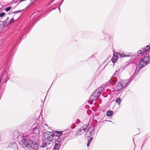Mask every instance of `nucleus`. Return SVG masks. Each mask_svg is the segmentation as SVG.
I'll list each match as a JSON object with an SVG mask.
<instances>
[{"mask_svg": "<svg viewBox=\"0 0 150 150\" xmlns=\"http://www.w3.org/2000/svg\"><path fill=\"white\" fill-rule=\"evenodd\" d=\"M32 127V130L33 133L35 134H37L39 133V130L38 128L37 127L35 128L34 125Z\"/></svg>", "mask_w": 150, "mask_h": 150, "instance_id": "obj_13", "label": "nucleus"}, {"mask_svg": "<svg viewBox=\"0 0 150 150\" xmlns=\"http://www.w3.org/2000/svg\"><path fill=\"white\" fill-rule=\"evenodd\" d=\"M14 21V20L13 18L11 19L8 23V25H10L11 23L13 22Z\"/></svg>", "mask_w": 150, "mask_h": 150, "instance_id": "obj_21", "label": "nucleus"}, {"mask_svg": "<svg viewBox=\"0 0 150 150\" xmlns=\"http://www.w3.org/2000/svg\"><path fill=\"white\" fill-rule=\"evenodd\" d=\"M55 146L53 148V150H59V148L60 146V144H56L55 143Z\"/></svg>", "mask_w": 150, "mask_h": 150, "instance_id": "obj_16", "label": "nucleus"}, {"mask_svg": "<svg viewBox=\"0 0 150 150\" xmlns=\"http://www.w3.org/2000/svg\"><path fill=\"white\" fill-rule=\"evenodd\" d=\"M90 144V143L89 142H88V143L87 144V146L88 147L89 146Z\"/></svg>", "mask_w": 150, "mask_h": 150, "instance_id": "obj_37", "label": "nucleus"}, {"mask_svg": "<svg viewBox=\"0 0 150 150\" xmlns=\"http://www.w3.org/2000/svg\"><path fill=\"white\" fill-rule=\"evenodd\" d=\"M12 145L16 147H18L16 143H13V144L12 143L10 144V146H11Z\"/></svg>", "mask_w": 150, "mask_h": 150, "instance_id": "obj_29", "label": "nucleus"}, {"mask_svg": "<svg viewBox=\"0 0 150 150\" xmlns=\"http://www.w3.org/2000/svg\"><path fill=\"white\" fill-rule=\"evenodd\" d=\"M5 13L4 12H2L0 13V17H2L5 15Z\"/></svg>", "mask_w": 150, "mask_h": 150, "instance_id": "obj_28", "label": "nucleus"}, {"mask_svg": "<svg viewBox=\"0 0 150 150\" xmlns=\"http://www.w3.org/2000/svg\"><path fill=\"white\" fill-rule=\"evenodd\" d=\"M93 137H92L91 138L88 140V142H90L91 143V142L92 141V140H93Z\"/></svg>", "mask_w": 150, "mask_h": 150, "instance_id": "obj_36", "label": "nucleus"}, {"mask_svg": "<svg viewBox=\"0 0 150 150\" xmlns=\"http://www.w3.org/2000/svg\"><path fill=\"white\" fill-rule=\"evenodd\" d=\"M113 114V112L111 110L108 111L106 113V115L108 117H110Z\"/></svg>", "mask_w": 150, "mask_h": 150, "instance_id": "obj_19", "label": "nucleus"}, {"mask_svg": "<svg viewBox=\"0 0 150 150\" xmlns=\"http://www.w3.org/2000/svg\"><path fill=\"white\" fill-rule=\"evenodd\" d=\"M75 122L78 125L81 122V121L79 119H76V121H75Z\"/></svg>", "mask_w": 150, "mask_h": 150, "instance_id": "obj_31", "label": "nucleus"}, {"mask_svg": "<svg viewBox=\"0 0 150 150\" xmlns=\"http://www.w3.org/2000/svg\"><path fill=\"white\" fill-rule=\"evenodd\" d=\"M2 23L1 24L2 27V29H3L5 26L8 25V23L6 21H3L2 22Z\"/></svg>", "mask_w": 150, "mask_h": 150, "instance_id": "obj_17", "label": "nucleus"}, {"mask_svg": "<svg viewBox=\"0 0 150 150\" xmlns=\"http://www.w3.org/2000/svg\"><path fill=\"white\" fill-rule=\"evenodd\" d=\"M14 134H17V136L16 137V138L17 139H18L19 138H20V136H18V134H19L17 132H14Z\"/></svg>", "mask_w": 150, "mask_h": 150, "instance_id": "obj_33", "label": "nucleus"}, {"mask_svg": "<svg viewBox=\"0 0 150 150\" xmlns=\"http://www.w3.org/2000/svg\"><path fill=\"white\" fill-rule=\"evenodd\" d=\"M23 10H19V11H14V12H13L12 13H11V14H13V13H15V14H16V13H19V12H20L21 11H23Z\"/></svg>", "mask_w": 150, "mask_h": 150, "instance_id": "obj_27", "label": "nucleus"}, {"mask_svg": "<svg viewBox=\"0 0 150 150\" xmlns=\"http://www.w3.org/2000/svg\"><path fill=\"white\" fill-rule=\"evenodd\" d=\"M139 69H136L135 70V72L134 73V75L132 76V77L130 78V80H132L135 77L136 75L139 72Z\"/></svg>", "mask_w": 150, "mask_h": 150, "instance_id": "obj_15", "label": "nucleus"}, {"mask_svg": "<svg viewBox=\"0 0 150 150\" xmlns=\"http://www.w3.org/2000/svg\"><path fill=\"white\" fill-rule=\"evenodd\" d=\"M129 66V64H127L123 66H121L120 67V69H122V70L125 69H126V68L127 67H128Z\"/></svg>", "mask_w": 150, "mask_h": 150, "instance_id": "obj_20", "label": "nucleus"}, {"mask_svg": "<svg viewBox=\"0 0 150 150\" xmlns=\"http://www.w3.org/2000/svg\"><path fill=\"white\" fill-rule=\"evenodd\" d=\"M95 132V129L94 128L90 127L87 129L86 132V137H91L93 134Z\"/></svg>", "mask_w": 150, "mask_h": 150, "instance_id": "obj_6", "label": "nucleus"}, {"mask_svg": "<svg viewBox=\"0 0 150 150\" xmlns=\"http://www.w3.org/2000/svg\"><path fill=\"white\" fill-rule=\"evenodd\" d=\"M88 128V126L86 125H83L76 132V136L81 135L85 133Z\"/></svg>", "mask_w": 150, "mask_h": 150, "instance_id": "obj_4", "label": "nucleus"}, {"mask_svg": "<svg viewBox=\"0 0 150 150\" xmlns=\"http://www.w3.org/2000/svg\"><path fill=\"white\" fill-rule=\"evenodd\" d=\"M147 64L143 60V58H142L139 61L138 67L140 68H142L146 65Z\"/></svg>", "mask_w": 150, "mask_h": 150, "instance_id": "obj_9", "label": "nucleus"}, {"mask_svg": "<svg viewBox=\"0 0 150 150\" xmlns=\"http://www.w3.org/2000/svg\"><path fill=\"white\" fill-rule=\"evenodd\" d=\"M64 0H62V2H61V3L60 4V5H59V6H60V5H61L62 4V2L63 1H64Z\"/></svg>", "mask_w": 150, "mask_h": 150, "instance_id": "obj_40", "label": "nucleus"}, {"mask_svg": "<svg viewBox=\"0 0 150 150\" xmlns=\"http://www.w3.org/2000/svg\"><path fill=\"white\" fill-rule=\"evenodd\" d=\"M118 54L121 57H125V55L122 54L118 53Z\"/></svg>", "mask_w": 150, "mask_h": 150, "instance_id": "obj_35", "label": "nucleus"}, {"mask_svg": "<svg viewBox=\"0 0 150 150\" xmlns=\"http://www.w3.org/2000/svg\"><path fill=\"white\" fill-rule=\"evenodd\" d=\"M130 83L128 80L122 81L118 83L114 88L115 90L116 91H120L124 88H126Z\"/></svg>", "mask_w": 150, "mask_h": 150, "instance_id": "obj_2", "label": "nucleus"}, {"mask_svg": "<svg viewBox=\"0 0 150 150\" xmlns=\"http://www.w3.org/2000/svg\"><path fill=\"white\" fill-rule=\"evenodd\" d=\"M55 139H56L55 141V143L56 144L57 143L58 144H60L61 145L62 142V138L61 137H58L57 138H55Z\"/></svg>", "mask_w": 150, "mask_h": 150, "instance_id": "obj_11", "label": "nucleus"}, {"mask_svg": "<svg viewBox=\"0 0 150 150\" xmlns=\"http://www.w3.org/2000/svg\"><path fill=\"white\" fill-rule=\"evenodd\" d=\"M53 134L54 135V136H55L58 137H59L62 134V133L60 131H56L54 133H53Z\"/></svg>", "mask_w": 150, "mask_h": 150, "instance_id": "obj_14", "label": "nucleus"}, {"mask_svg": "<svg viewBox=\"0 0 150 150\" xmlns=\"http://www.w3.org/2000/svg\"><path fill=\"white\" fill-rule=\"evenodd\" d=\"M21 144L25 150H30L31 148L34 150H37L38 148V146L36 142L28 139L22 140Z\"/></svg>", "mask_w": 150, "mask_h": 150, "instance_id": "obj_1", "label": "nucleus"}, {"mask_svg": "<svg viewBox=\"0 0 150 150\" xmlns=\"http://www.w3.org/2000/svg\"><path fill=\"white\" fill-rule=\"evenodd\" d=\"M122 102V100L121 98L120 97L116 98L115 100V102L116 103L118 104V105H120L121 104V103Z\"/></svg>", "mask_w": 150, "mask_h": 150, "instance_id": "obj_18", "label": "nucleus"}, {"mask_svg": "<svg viewBox=\"0 0 150 150\" xmlns=\"http://www.w3.org/2000/svg\"><path fill=\"white\" fill-rule=\"evenodd\" d=\"M44 140L42 141V144L41 145L40 147L42 148H45L46 146H47L50 144V143H48L47 141L45 140L43 138Z\"/></svg>", "mask_w": 150, "mask_h": 150, "instance_id": "obj_12", "label": "nucleus"}, {"mask_svg": "<svg viewBox=\"0 0 150 150\" xmlns=\"http://www.w3.org/2000/svg\"><path fill=\"white\" fill-rule=\"evenodd\" d=\"M76 127V125L75 124H73L71 126V127L72 129H74Z\"/></svg>", "mask_w": 150, "mask_h": 150, "instance_id": "obj_34", "label": "nucleus"}, {"mask_svg": "<svg viewBox=\"0 0 150 150\" xmlns=\"http://www.w3.org/2000/svg\"><path fill=\"white\" fill-rule=\"evenodd\" d=\"M101 94V93L98 90H96L91 96V98L93 100H96Z\"/></svg>", "mask_w": 150, "mask_h": 150, "instance_id": "obj_7", "label": "nucleus"}, {"mask_svg": "<svg viewBox=\"0 0 150 150\" xmlns=\"http://www.w3.org/2000/svg\"><path fill=\"white\" fill-rule=\"evenodd\" d=\"M23 10H19V11H14V12H13L12 13H11V14H13V13H15V14H16V13H19V12H20L21 11H23Z\"/></svg>", "mask_w": 150, "mask_h": 150, "instance_id": "obj_26", "label": "nucleus"}, {"mask_svg": "<svg viewBox=\"0 0 150 150\" xmlns=\"http://www.w3.org/2000/svg\"><path fill=\"white\" fill-rule=\"evenodd\" d=\"M97 90H98L101 93L104 90V88L103 87H100Z\"/></svg>", "mask_w": 150, "mask_h": 150, "instance_id": "obj_23", "label": "nucleus"}, {"mask_svg": "<svg viewBox=\"0 0 150 150\" xmlns=\"http://www.w3.org/2000/svg\"><path fill=\"white\" fill-rule=\"evenodd\" d=\"M118 53L117 52H114L113 56L111 60L112 62L114 63L117 62L118 59Z\"/></svg>", "mask_w": 150, "mask_h": 150, "instance_id": "obj_8", "label": "nucleus"}, {"mask_svg": "<svg viewBox=\"0 0 150 150\" xmlns=\"http://www.w3.org/2000/svg\"><path fill=\"white\" fill-rule=\"evenodd\" d=\"M112 81L114 82H116L117 80V79L116 78H112Z\"/></svg>", "mask_w": 150, "mask_h": 150, "instance_id": "obj_32", "label": "nucleus"}, {"mask_svg": "<svg viewBox=\"0 0 150 150\" xmlns=\"http://www.w3.org/2000/svg\"><path fill=\"white\" fill-rule=\"evenodd\" d=\"M150 52V43L145 48H142L141 50L138 51L137 53L139 54H146Z\"/></svg>", "mask_w": 150, "mask_h": 150, "instance_id": "obj_5", "label": "nucleus"}, {"mask_svg": "<svg viewBox=\"0 0 150 150\" xmlns=\"http://www.w3.org/2000/svg\"><path fill=\"white\" fill-rule=\"evenodd\" d=\"M59 11H60V8L59 7Z\"/></svg>", "mask_w": 150, "mask_h": 150, "instance_id": "obj_41", "label": "nucleus"}, {"mask_svg": "<svg viewBox=\"0 0 150 150\" xmlns=\"http://www.w3.org/2000/svg\"><path fill=\"white\" fill-rule=\"evenodd\" d=\"M43 127L46 131L47 130L46 129H47L48 128V126L47 125H45L43 126Z\"/></svg>", "mask_w": 150, "mask_h": 150, "instance_id": "obj_30", "label": "nucleus"}, {"mask_svg": "<svg viewBox=\"0 0 150 150\" xmlns=\"http://www.w3.org/2000/svg\"><path fill=\"white\" fill-rule=\"evenodd\" d=\"M0 22H1V21H0Z\"/></svg>", "mask_w": 150, "mask_h": 150, "instance_id": "obj_42", "label": "nucleus"}, {"mask_svg": "<svg viewBox=\"0 0 150 150\" xmlns=\"http://www.w3.org/2000/svg\"><path fill=\"white\" fill-rule=\"evenodd\" d=\"M142 58H143V61L145 62L147 64L150 63V56H144V57H142Z\"/></svg>", "mask_w": 150, "mask_h": 150, "instance_id": "obj_10", "label": "nucleus"}, {"mask_svg": "<svg viewBox=\"0 0 150 150\" xmlns=\"http://www.w3.org/2000/svg\"><path fill=\"white\" fill-rule=\"evenodd\" d=\"M43 137L45 138V140L48 142V143H50L52 142L54 138V135L52 132H48L45 133Z\"/></svg>", "mask_w": 150, "mask_h": 150, "instance_id": "obj_3", "label": "nucleus"}, {"mask_svg": "<svg viewBox=\"0 0 150 150\" xmlns=\"http://www.w3.org/2000/svg\"><path fill=\"white\" fill-rule=\"evenodd\" d=\"M23 10H19V11H14V12H13L12 13H11V14H13V13H15V14H16V13H19V12H20L21 11H23Z\"/></svg>", "mask_w": 150, "mask_h": 150, "instance_id": "obj_25", "label": "nucleus"}, {"mask_svg": "<svg viewBox=\"0 0 150 150\" xmlns=\"http://www.w3.org/2000/svg\"><path fill=\"white\" fill-rule=\"evenodd\" d=\"M11 7H8L5 8V10L6 12H8L11 9Z\"/></svg>", "mask_w": 150, "mask_h": 150, "instance_id": "obj_24", "label": "nucleus"}, {"mask_svg": "<svg viewBox=\"0 0 150 150\" xmlns=\"http://www.w3.org/2000/svg\"><path fill=\"white\" fill-rule=\"evenodd\" d=\"M9 17H8L6 18V20H5V21H6H6H7L8 20V19H9Z\"/></svg>", "mask_w": 150, "mask_h": 150, "instance_id": "obj_38", "label": "nucleus"}, {"mask_svg": "<svg viewBox=\"0 0 150 150\" xmlns=\"http://www.w3.org/2000/svg\"><path fill=\"white\" fill-rule=\"evenodd\" d=\"M31 137H33V139L34 140H37L38 139L37 137H36V136L35 135H33V134H32L30 135Z\"/></svg>", "mask_w": 150, "mask_h": 150, "instance_id": "obj_22", "label": "nucleus"}, {"mask_svg": "<svg viewBox=\"0 0 150 150\" xmlns=\"http://www.w3.org/2000/svg\"><path fill=\"white\" fill-rule=\"evenodd\" d=\"M0 28L1 29H2V27L1 24H0Z\"/></svg>", "mask_w": 150, "mask_h": 150, "instance_id": "obj_39", "label": "nucleus"}]
</instances>
